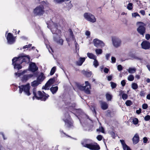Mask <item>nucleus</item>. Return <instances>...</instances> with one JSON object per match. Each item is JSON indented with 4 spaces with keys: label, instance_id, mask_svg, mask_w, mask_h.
Listing matches in <instances>:
<instances>
[{
    "label": "nucleus",
    "instance_id": "nucleus-44",
    "mask_svg": "<svg viewBox=\"0 0 150 150\" xmlns=\"http://www.w3.org/2000/svg\"><path fill=\"white\" fill-rule=\"evenodd\" d=\"M47 47V48L48 49L49 52L52 54V53L53 52V51L51 47H50V46L49 45L47 46V45H46Z\"/></svg>",
    "mask_w": 150,
    "mask_h": 150
},
{
    "label": "nucleus",
    "instance_id": "nucleus-52",
    "mask_svg": "<svg viewBox=\"0 0 150 150\" xmlns=\"http://www.w3.org/2000/svg\"><path fill=\"white\" fill-rule=\"evenodd\" d=\"M110 54H107L105 55L106 59L107 60H108L110 57Z\"/></svg>",
    "mask_w": 150,
    "mask_h": 150
},
{
    "label": "nucleus",
    "instance_id": "nucleus-40",
    "mask_svg": "<svg viewBox=\"0 0 150 150\" xmlns=\"http://www.w3.org/2000/svg\"><path fill=\"white\" fill-rule=\"evenodd\" d=\"M122 97L124 100H125L127 98L128 95L127 94L124 93L122 94Z\"/></svg>",
    "mask_w": 150,
    "mask_h": 150
},
{
    "label": "nucleus",
    "instance_id": "nucleus-63",
    "mask_svg": "<svg viewBox=\"0 0 150 150\" xmlns=\"http://www.w3.org/2000/svg\"><path fill=\"white\" fill-rule=\"evenodd\" d=\"M141 112V109L140 108H139V110H137L136 111V112L137 114H139Z\"/></svg>",
    "mask_w": 150,
    "mask_h": 150
},
{
    "label": "nucleus",
    "instance_id": "nucleus-35",
    "mask_svg": "<svg viewBox=\"0 0 150 150\" xmlns=\"http://www.w3.org/2000/svg\"><path fill=\"white\" fill-rule=\"evenodd\" d=\"M26 71H24L22 72H16L15 74V75L17 77H19L20 76L23 74L25 73Z\"/></svg>",
    "mask_w": 150,
    "mask_h": 150
},
{
    "label": "nucleus",
    "instance_id": "nucleus-50",
    "mask_svg": "<svg viewBox=\"0 0 150 150\" xmlns=\"http://www.w3.org/2000/svg\"><path fill=\"white\" fill-rule=\"evenodd\" d=\"M116 61V58L113 57H111V62L112 63H115Z\"/></svg>",
    "mask_w": 150,
    "mask_h": 150
},
{
    "label": "nucleus",
    "instance_id": "nucleus-38",
    "mask_svg": "<svg viewBox=\"0 0 150 150\" xmlns=\"http://www.w3.org/2000/svg\"><path fill=\"white\" fill-rule=\"evenodd\" d=\"M93 65L95 67H97L99 65L96 59H94Z\"/></svg>",
    "mask_w": 150,
    "mask_h": 150
},
{
    "label": "nucleus",
    "instance_id": "nucleus-17",
    "mask_svg": "<svg viewBox=\"0 0 150 150\" xmlns=\"http://www.w3.org/2000/svg\"><path fill=\"white\" fill-rule=\"evenodd\" d=\"M86 58V57H80L78 61L76 62V65L79 66H81L83 63L85 61Z\"/></svg>",
    "mask_w": 150,
    "mask_h": 150
},
{
    "label": "nucleus",
    "instance_id": "nucleus-4",
    "mask_svg": "<svg viewBox=\"0 0 150 150\" xmlns=\"http://www.w3.org/2000/svg\"><path fill=\"white\" fill-rule=\"evenodd\" d=\"M81 143L83 146L90 149L98 150L100 149V147L98 145L90 139H84L81 142Z\"/></svg>",
    "mask_w": 150,
    "mask_h": 150
},
{
    "label": "nucleus",
    "instance_id": "nucleus-47",
    "mask_svg": "<svg viewBox=\"0 0 150 150\" xmlns=\"http://www.w3.org/2000/svg\"><path fill=\"white\" fill-rule=\"evenodd\" d=\"M144 120L146 121H148L150 119V116L149 115H147L144 118Z\"/></svg>",
    "mask_w": 150,
    "mask_h": 150
},
{
    "label": "nucleus",
    "instance_id": "nucleus-31",
    "mask_svg": "<svg viewBox=\"0 0 150 150\" xmlns=\"http://www.w3.org/2000/svg\"><path fill=\"white\" fill-rule=\"evenodd\" d=\"M112 96L111 95L108 93L106 94V98L107 100L108 101L110 100L112 98Z\"/></svg>",
    "mask_w": 150,
    "mask_h": 150
},
{
    "label": "nucleus",
    "instance_id": "nucleus-46",
    "mask_svg": "<svg viewBox=\"0 0 150 150\" xmlns=\"http://www.w3.org/2000/svg\"><path fill=\"white\" fill-rule=\"evenodd\" d=\"M123 148L124 150H131L127 145H125Z\"/></svg>",
    "mask_w": 150,
    "mask_h": 150
},
{
    "label": "nucleus",
    "instance_id": "nucleus-21",
    "mask_svg": "<svg viewBox=\"0 0 150 150\" xmlns=\"http://www.w3.org/2000/svg\"><path fill=\"white\" fill-rule=\"evenodd\" d=\"M33 75L32 74H28L24 75L22 78V80L23 81H25L31 78Z\"/></svg>",
    "mask_w": 150,
    "mask_h": 150
},
{
    "label": "nucleus",
    "instance_id": "nucleus-29",
    "mask_svg": "<svg viewBox=\"0 0 150 150\" xmlns=\"http://www.w3.org/2000/svg\"><path fill=\"white\" fill-rule=\"evenodd\" d=\"M50 85L47 82L45 84L44 86H43L42 87V89H44L45 90H49V88L50 87Z\"/></svg>",
    "mask_w": 150,
    "mask_h": 150
},
{
    "label": "nucleus",
    "instance_id": "nucleus-19",
    "mask_svg": "<svg viewBox=\"0 0 150 150\" xmlns=\"http://www.w3.org/2000/svg\"><path fill=\"white\" fill-rule=\"evenodd\" d=\"M139 135L137 134H135L132 139L133 143L134 144H137L139 142Z\"/></svg>",
    "mask_w": 150,
    "mask_h": 150
},
{
    "label": "nucleus",
    "instance_id": "nucleus-26",
    "mask_svg": "<svg viewBox=\"0 0 150 150\" xmlns=\"http://www.w3.org/2000/svg\"><path fill=\"white\" fill-rule=\"evenodd\" d=\"M129 73L130 74H133L135 73L136 71V69L135 68H129L127 70Z\"/></svg>",
    "mask_w": 150,
    "mask_h": 150
},
{
    "label": "nucleus",
    "instance_id": "nucleus-59",
    "mask_svg": "<svg viewBox=\"0 0 150 150\" xmlns=\"http://www.w3.org/2000/svg\"><path fill=\"white\" fill-rule=\"evenodd\" d=\"M122 146L123 148L125 146V145H127L125 142L123 140H120Z\"/></svg>",
    "mask_w": 150,
    "mask_h": 150
},
{
    "label": "nucleus",
    "instance_id": "nucleus-18",
    "mask_svg": "<svg viewBox=\"0 0 150 150\" xmlns=\"http://www.w3.org/2000/svg\"><path fill=\"white\" fill-rule=\"evenodd\" d=\"M101 106L102 109L103 110L107 109L108 107V105L107 103L102 101L100 102Z\"/></svg>",
    "mask_w": 150,
    "mask_h": 150
},
{
    "label": "nucleus",
    "instance_id": "nucleus-33",
    "mask_svg": "<svg viewBox=\"0 0 150 150\" xmlns=\"http://www.w3.org/2000/svg\"><path fill=\"white\" fill-rule=\"evenodd\" d=\"M127 8L129 10L132 9L133 8V4L132 3H129L127 6Z\"/></svg>",
    "mask_w": 150,
    "mask_h": 150
},
{
    "label": "nucleus",
    "instance_id": "nucleus-6",
    "mask_svg": "<svg viewBox=\"0 0 150 150\" xmlns=\"http://www.w3.org/2000/svg\"><path fill=\"white\" fill-rule=\"evenodd\" d=\"M85 86H82L79 83H76V85L79 90L83 91L87 94H90V89H91V85L88 81H85Z\"/></svg>",
    "mask_w": 150,
    "mask_h": 150
},
{
    "label": "nucleus",
    "instance_id": "nucleus-45",
    "mask_svg": "<svg viewBox=\"0 0 150 150\" xmlns=\"http://www.w3.org/2000/svg\"><path fill=\"white\" fill-rule=\"evenodd\" d=\"M110 84L112 88H114L116 87L117 85L115 83L113 82H111Z\"/></svg>",
    "mask_w": 150,
    "mask_h": 150
},
{
    "label": "nucleus",
    "instance_id": "nucleus-43",
    "mask_svg": "<svg viewBox=\"0 0 150 150\" xmlns=\"http://www.w3.org/2000/svg\"><path fill=\"white\" fill-rule=\"evenodd\" d=\"M138 122V120L137 118H134L133 119L132 122L134 125H137Z\"/></svg>",
    "mask_w": 150,
    "mask_h": 150
},
{
    "label": "nucleus",
    "instance_id": "nucleus-8",
    "mask_svg": "<svg viewBox=\"0 0 150 150\" xmlns=\"http://www.w3.org/2000/svg\"><path fill=\"white\" fill-rule=\"evenodd\" d=\"M62 120L65 122V125L68 128H71L73 126V122L68 112L65 114L63 117Z\"/></svg>",
    "mask_w": 150,
    "mask_h": 150
},
{
    "label": "nucleus",
    "instance_id": "nucleus-1",
    "mask_svg": "<svg viewBox=\"0 0 150 150\" xmlns=\"http://www.w3.org/2000/svg\"><path fill=\"white\" fill-rule=\"evenodd\" d=\"M47 24V27L49 28L53 35L54 40L58 44L62 45H63V40L61 38V32L59 29L61 25L57 22H54L51 20L48 21Z\"/></svg>",
    "mask_w": 150,
    "mask_h": 150
},
{
    "label": "nucleus",
    "instance_id": "nucleus-54",
    "mask_svg": "<svg viewBox=\"0 0 150 150\" xmlns=\"http://www.w3.org/2000/svg\"><path fill=\"white\" fill-rule=\"evenodd\" d=\"M31 44H29L28 45H25L23 47V49H25L26 48L30 47L31 46Z\"/></svg>",
    "mask_w": 150,
    "mask_h": 150
},
{
    "label": "nucleus",
    "instance_id": "nucleus-60",
    "mask_svg": "<svg viewBox=\"0 0 150 150\" xmlns=\"http://www.w3.org/2000/svg\"><path fill=\"white\" fill-rule=\"evenodd\" d=\"M145 93L143 91H141L140 93V95L141 96H144Z\"/></svg>",
    "mask_w": 150,
    "mask_h": 150
},
{
    "label": "nucleus",
    "instance_id": "nucleus-20",
    "mask_svg": "<svg viewBox=\"0 0 150 150\" xmlns=\"http://www.w3.org/2000/svg\"><path fill=\"white\" fill-rule=\"evenodd\" d=\"M45 78V77L44 75L43 74L41 73L38 77L37 80L41 83V82L43 81Z\"/></svg>",
    "mask_w": 150,
    "mask_h": 150
},
{
    "label": "nucleus",
    "instance_id": "nucleus-49",
    "mask_svg": "<svg viewBox=\"0 0 150 150\" xmlns=\"http://www.w3.org/2000/svg\"><path fill=\"white\" fill-rule=\"evenodd\" d=\"M117 69L119 71H121L122 69V67L121 65H118L117 66Z\"/></svg>",
    "mask_w": 150,
    "mask_h": 150
},
{
    "label": "nucleus",
    "instance_id": "nucleus-15",
    "mask_svg": "<svg viewBox=\"0 0 150 150\" xmlns=\"http://www.w3.org/2000/svg\"><path fill=\"white\" fill-rule=\"evenodd\" d=\"M142 48L145 50L149 49L150 48V43L147 41H143L141 44Z\"/></svg>",
    "mask_w": 150,
    "mask_h": 150
},
{
    "label": "nucleus",
    "instance_id": "nucleus-51",
    "mask_svg": "<svg viewBox=\"0 0 150 150\" xmlns=\"http://www.w3.org/2000/svg\"><path fill=\"white\" fill-rule=\"evenodd\" d=\"M69 35H71L72 36H73V35H74L73 32L71 29H69Z\"/></svg>",
    "mask_w": 150,
    "mask_h": 150
},
{
    "label": "nucleus",
    "instance_id": "nucleus-57",
    "mask_svg": "<svg viewBox=\"0 0 150 150\" xmlns=\"http://www.w3.org/2000/svg\"><path fill=\"white\" fill-rule=\"evenodd\" d=\"M121 83L122 86H124L125 84V80H123L121 81Z\"/></svg>",
    "mask_w": 150,
    "mask_h": 150
},
{
    "label": "nucleus",
    "instance_id": "nucleus-39",
    "mask_svg": "<svg viewBox=\"0 0 150 150\" xmlns=\"http://www.w3.org/2000/svg\"><path fill=\"white\" fill-rule=\"evenodd\" d=\"M132 57L133 58V59H136L137 60H139V61H141L142 60V59L140 57H138L137 56H136L134 55H133V56H132Z\"/></svg>",
    "mask_w": 150,
    "mask_h": 150
},
{
    "label": "nucleus",
    "instance_id": "nucleus-9",
    "mask_svg": "<svg viewBox=\"0 0 150 150\" xmlns=\"http://www.w3.org/2000/svg\"><path fill=\"white\" fill-rule=\"evenodd\" d=\"M45 12L44 6L40 5L36 7L33 11L34 14L35 16H41L43 15Z\"/></svg>",
    "mask_w": 150,
    "mask_h": 150
},
{
    "label": "nucleus",
    "instance_id": "nucleus-56",
    "mask_svg": "<svg viewBox=\"0 0 150 150\" xmlns=\"http://www.w3.org/2000/svg\"><path fill=\"white\" fill-rule=\"evenodd\" d=\"M54 1L55 3H59L63 2L62 0H54Z\"/></svg>",
    "mask_w": 150,
    "mask_h": 150
},
{
    "label": "nucleus",
    "instance_id": "nucleus-11",
    "mask_svg": "<svg viewBox=\"0 0 150 150\" xmlns=\"http://www.w3.org/2000/svg\"><path fill=\"white\" fill-rule=\"evenodd\" d=\"M137 24L139 25V27L137 29V31L143 37L146 32V28L145 27V25L141 22H138Z\"/></svg>",
    "mask_w": 150,
    "mask_h": 150
},
{
    "label": "nucleus",
    "instance_id": "nucleus-36",
    "mask_svg": "<svg viewBox=\"0 0 150 150\" xmlns=\"http://www.w3.org/2000/svg\"><path fill=\"white\" fill-rule=\"evenodd\" d=\"M134 77L133 75H130L128 77V80L130 81H133L134 80Z\"/></svg>",
    "mask_w": 150,
    "mask_h": 150
},
{
    "label": "nucleus",
    "instance_id": "nucleus-13",
    "mask_svg": "<svg viewBox=\"0 0 150 150\" xmlns=\"http://www.w3.org/2000/svg\"><path fill=\"white\" fill-rule=\"evenodd\" d=\"M83 16L86 20L90 22L94 23L96 21V19L95 16L89 13H84Z\"/></svg>",
    "mask_w": 150,
    "mask_h": 150
},
{
    "label": "nucleus",
    "instance_id": "nucleus-48",
    "mask_svg": "<svg viewBox=\"0 0 150 150\" xmlns=\"http://www.w3.org/2000/svg\"><path fill=\"white\" fill-rule=\"evenodd\" d=\"M96 138L98 140L100 141L103 138V136L101 135H98L97 136Z\"/></svg>",
    "mask_w": 150,
    "mask_h": 150
},
{
    "label": "nucleus",
    "instance_id": "nucleus-64",
    "mask_svg": "<svg viewBox=\"0 0 150 150\" xmlns=\"http://www.w3.org/2000/svg\"><path fill=\"white\" fill-rule=\"evenodd\" d=\"M148 141L147 138L144 137L143 138V142L144 143H146Z\"/></svg>",
    "mask_w": 150,
    "mask_h": 150
},
{
    "label": "nucleus",
    "instance_id": "nucleus-14",
    "mask_svg": "<svg viewBox=\"0 0 150 150\" xmlns=\"http://www.w3.org/2000/svg\"><path fill=\"white\" fill-rule=\"evenodd\" d=\"M93 42L94 45L97 47H103L105 46V44L103 41L98 39H94Z\"/></svg>",
    "mask_w": 150,
    "mask_h": 150
},
{
    "label": "nucleus",
    "instance_id": "nucleus-27",
    "mask_svg": "<svg viewBox=\"0 0 150 150\" xmlns=\"http://www.w3.org/2000/svg\"><path fill=\"white\" fill-rule=\"evenodd\" d=\"M66 39L68 42H69L71 40L74 41L75 40L74 35H73V36L69 35V37L66 38Z\"/></svg>",
    "mask_w": 150,
    "mask_h": 150
},
{
    "label": "nucleus",
    "instance_id": "nucleus-23",
    "mask_svg": "<svg viewBox=\"0 0 150 150\" xmlns=\"http://www.w3.org/2000/svg\"><path fill=\"white\" fill-rule=\"evenodd\" d=\"M87 56L89 58L91 59H96V56L92 53H87Z\"/></svg>",
    "mask_w": 150,
    "mask_h": 150
},
{
    "label": "nucleus",
    "instance_id": "nucleus-10",
    "mask_svg": "<svg viewBox=\"0 0 150 150\" xmlns=\"http://www.w3.org/2000/svg\"><path fill=\"white\" fill-rule=\"evenodd\" d=\"M5 36L7 40L8 44L11 45L15 43L16 40V38L11 33H8L6 31L5 34Z\"/></svg>",
    "mask_w": 150,
    "mask_h": 150
},
{
    "label": "nucleus",
    "instance_id": "nucleus-3",
    "mask_svg": "<svg viewBox=\"0 0 150 150\" xmlns=\"http://www.w3.org/2000/svg\"><path fill=\"white\" fill-rule=\"evenodd\" d=\"M29 61L30 58L28 55L15 57L12 59V64L14 69L19 70L22 68L21 64L22 62H28Z\"/></svg>",
    "mask_w": 150,
    "mask_h": 150
},
{
    "label": "nucleus",
    "instance_id": "nucleus-34",
    "mask_svg": "<svg viewBox=\"0 0 150 150\" xmlns=\"http://www.w3.org/2000/svg\"><path fill=\"white\" fill-rule=\"evenodd\" d=\"M138 86L137 84L135 83H133L132 85V88L134 90L137 89L138 88Z\"/></svg>",
    "mask_w": 150,
    "mask_h": 150
},
{
    "label": "nucleus",
    "instance_id": "nucleus-42",
    "mask_svg": "<svg viewBox=\"0 0 150 150\" xmlns=\"http://www.w3.org/2000/svg\"><path fill=\"white\" fill-rule=\"evenodd\" d=\"M91 109L92 110L93 115H96V112L94 107L92 106L91 108Z\"/></svg>",
    "mask_w": 150,
    "mask_h": 150
},
{
    "label": "nucleus",
    "instance_id": "nucleus-7",
    "mask_svg": "<svg viewBox=\"0 0 150 150\" xmlns=\"http://www.w3.org/2000/svg\"><path fill=\"white\" fill-rule=\"evenodd\" d=\"M18 87L19 88V93L20 94H21L23 92L26 95L29 96L30 95L31 93L30 91V86L29 83L21 85L19 86Z\"/></svg>",
    "mask_w": 150,
    "mask_h": 150
},
{
    "label": "nucleus",
    "instance_id": "nucleus-61",
    "mask_svg": "<svg viewBox=\"0 0 150 150\" xmlns=\"http://www.w3.org/2000/svg\"><path fill=\"white\" fill-rule=\"evenodd\" d=\"M112 78V76L111 75H110L107 76V79L109 81H111Z\"/></svg>",
    "mask_w": 150,
    "mask_h": 150
},
{
    "label": "nucleus",
    "instance_id": "nucleus-12",
    "mask_svg": "<svg viewBox=\"0 0 150 150\" xmlns=\"http://www.w3.org/2000/svg\"><path fill=\"white\" fill-rule=\"evenodd\" d=\"M112 41L113 46L116 48L120 47L121 45V40L120 38L117 37H112Z\"/></svg>",
    "mask_w": 150,
    "mask_h": 150
},
{
    "label": "nucleus",
    "instance_id": "nucleus-37",
    "mask_svg": "<svg viewBox=\"0 0 150 150\" xmlns=\"http://www.w3.org/2000/svg\"><path fill=\"white\" fill-rule=\"evenodd\" d=\"M125 104L127 106H130L132 105V103L130 100H128L126 102Z\"/></svg>",
    "mask_w": 150,
    "mask_h": 150
},
{
    "label": "nucleus",
    "instance_id": "nucleus-53",
    "mask_svg": "<svg viewBox=\"0 0 150 150\" xmlns=\"http://www.w3.org/2000/svg\"><path fill=\"white\" fill-rule=\"evenodd\" d=\"M148 107V105L146 104H144L142 105V108L144 109H146Z\"/></svg>",
    "mask_w": 150,
    "mask_h": 150
},
{
    "label": "nucleus",
    "instance_id": "nucleus-30",
    "mask_svg": "<svg viewBox=\"0 0 150 150\" xmlns=\"http://www.w3.org/2000/svg\"><path fill=\"white\" fill-rule=\"evenodd\" d=\"M55 81L54 79V78H52L50 79L47 83L50 85L53 84Z\"/></svg>",
    "mask_w": 150,
    "mask_h": 150
},
{
    "label": "nucleus",
    "instance_id": "nucleus-25",
    "mask_svg": "<svg viewBox=\"0 0 150 150\" xmlns=\"http://www.w3.org/2000/svg\"><path fill=\"white\" fill-rule=\"evenodd\" d=\"M82 73L83 74L88 77H90L92 74V72L91 71H82Z\"/></svg>",
    "mask_w": 150,
    "mask_h": 150
},
{
    "label": "nucleus",
    "instance_id": "nucleus-28",
    "mask_svg": "<svg viewBox=\"0 0 150 150\" xmlns=\"http://www.w3.org/2000/svg\"><path fill=\"white\" fill-rule=\"evenodd\" d=\"M56 67H53L50 71V75H53L55 72L56 71Z\"/></svg>",
    "mask_w": 150,
    "mask_h": 150
},
{
    "label": "nucleus",
    "instance_id": "nucleus-16",
    "mask_svg": "<svg viewBox=\"0 0 150 150\" xmlns=\"http://www.w3.org/2000/svg\"><path fill=\"white\" fill-rule=\"evenodd\" d=\"M29 69L30 71L34 72L38 70V68L35 63L32 62L30 64Z\"/></svg>",
    "mask_w": 150,
    "mask_h": 150
},
{
    "label": "nucleus",
    "instance_id": "nucleus-55",
    "mask_svg": "<svg viewBox=\"0 0 150 150\" xmlns=\"http://www.w3.org/2000/svg\"><path fill=\"white\" fill-rule=\"evenodd\" d=\"M132 16L134 17H136L137 16H139V14L137 13H132Z\"/></svg>",
    "mask_w": 150,
    "mask_h": 150
},
{
    "label": "nucleus",
    "instance_id": "nucleus-58",
    "mask_svg": "<svg viewBox=\"0 0 150 150\" xmlns=\"http://www.w3.org/2000/svg\"><path fill=\"white\" fill-rule=\"evenodd\" d=\"M145 38L147 40H149L150 38V35L149 34H146L145 35Z\"/></svg>",
    "mask_w": 150,
    "mask_h": 150
},
{
    "label": "nucleus",
    "instance_id": "nucleus-5",
    "mask_svg": "<svg viewBox=\"0 0 150 150\" xmlns=\"http://www.w3.org/2000/svg\"><path fill=\"white\" fill-rule=\"evenodd\" d=\"M33 93L34 95L33 99L35 97L37 99H40L43 101H45L49 96L48 95L46 94L43 91L42 92L40 91H38L37 93H36V90L35 89L33 90Z\"/></svg>",
    "mask_w": 150,
    "mask_h": 150
},
{
    "label": "nucleus",
    "instance_id": "nucleus-41",
    "mask_svg": "<svg viewBox=\"0 0 150 150\" xmlns=\"http://www.w3.org/2000/svg\"><path fill=\"white\" fill-rule=\"evenodd\" d=\"M97 131L101 132L103 133H104V130L103 128L102 127H99V128L97 129Z\"/></svg>",
    "mask_w": 150,
    "mask_h": 150
},
{
    "label": "nucleus",
    "instance_id": "nucleus-2",
    "mask_svg": "<svg viewBox=\"0 0 150 150\" xmlns=\"http://www.w3.org/2000/svg\"><path fill=\"white\" fill-rule=\"evenodd\" d=\"M65 103L66 105L69 106L68 108L70 112H73V113L74 112H76V115L79 119L81 123H82V122H88V121H91L89 117L83 112L81 110L76 109L74 108L76 106V104L74 103L69 102H67L66 101Z\"/></svg>",
    "mask_w": 150,
    "mask_h": 150
},
{
    "label": "nucleus",
    "instance_id": "nucleus-22",
    "mask_svg": "<svg viewBox=\"0 0 150 150\" xmlns=\"http://www.w3.org/2000/svg\"><path fill=\"white\" fill-rule=\"evenodd\" d=\"M58 90V87L57 86L55 87H52L50 88V90L53 94H54L57 92Z\"/></svg>",
    "mask_w": 150,
    "mask_h": 150
},
{
    "label": "nucleus",
    "instance_id": "nucleus-32",
    "mask_svg": "<svg viewBox=\"0 0 150 150\" xmlns=\"http://www.w3.org/2000/svg\"><path fill=\"white\" fill-rule=\"evenodd\" d=\"M95 52L97 54H101L102 52V50L100 49H96L95 50Z\"/></svg>",
    "mask_w": 150,
    "mask_h": 150
},
{
    "label": "nucleus",
    "instance_id": "nucleus-62",
    "mask_svg": "<svg viewBox=\"0 0 150 150\" xmlns=\"http://www.w3.org/2000/svg\"><path fill=\"white\" fill-rule=\"evenodd\" d=\"M109 71V69L108 68H105L104 69V71L106 73H108Z\"/></svg>",
    "mask_w": 150,
    "mask_h": 150
},
{
    "label": "nucleus",
    "instance_id": "nucleus-24",
    "mask_svg": "<svg viewBox=\"0 0 150 150\" xmlns=\"http://www.w3.org/2000/svg\"><path fill=\"white\" fill-rule=\"evenodd\" d=\"M40 83V82H39L37 80H35L31 83V85L33 87H35Z\"/></svg>",
    "mask_w": 150,
    "mask_h": 150
}]
</instances>
